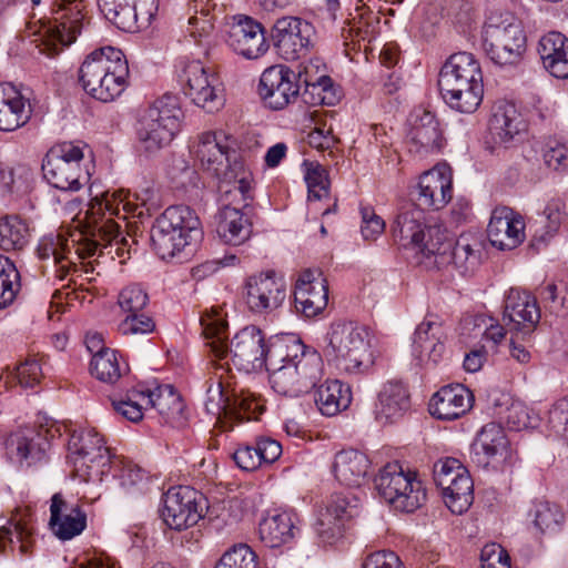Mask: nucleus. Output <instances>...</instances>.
Instances as JSON below:
<instances>
[{
	"label": "nucleus",
	"instance_id": "nucleus-1",
	"mask_svg": "<svg viewBox=\"0 0 568 568\" xmlns=\"http://www.w3.org/2000/svg\"><path fill=\"white\" fill-rule=\"evenodd\" d=\"M392 233L402 246L414 250L425 258L435 256L437 264L453 262L467 270L479 262L480 243L475 236L462 234L454 241L442 226H426L425 214L418 209L398 214Z\"/></svg>",
	"mask_w": 568,
	"mask_h": 568
},
{
	"label": "nucleus",
	"instance_id": "nucleus-2",
	"mask_svg": "<svg viewBox=\"0 0 568 568\" xmlns=\"http://www.w3.org/2000/svg\"><path fill=\"white\" fill-rule=\"evenodd\" d=\"M270 366V385L284 397L307 394L323 377L321 355L295 335L278 337L271 344Z\"/></svg>",
	"mask_w": 568,
	"mask_h": 568
},
{
	"label": "nucleus",
	"instance_id": "nucleus-3",
	"mask_svg": "<svg viewBox=\"0 0 568 568\" xmlns=\"http://www.w3.org/2000/svg\"><path fill=\"white\" fill-rule=\"evenodd\" d=\"M203 334L209 341L207 346L214 357L230 358L232 364L241 372L252 373L261 371L270 362V351L265 344L262 331L254 326H245L237 332L230 343L224 339L227 322L221 310L212 308L201 317Z\"/></svg>",
	"mask_w": 568,
	"mask_h": 568
},
{
	"label": "nucleus",
	"instance_id": "nucleus-4",
	"mask_svg": "<svg viewBox=\"0 0 568 568\" xmlns=\"http://www.w3.org/2000/svg\"><path fill=\"white\" fill-rule=\"evenodd\" d=\"M326 338V356L341 373L362 375L374 366V336L365 325L336 321L331 324Z\"/></svg>",
	"mask_w": 568,
	"mask_h": 568
},
{
	"label": "nucleus",
	"instance_id": "nucleus-5",
	"mask_svg": "<svg viewBox=\"0 0 568 568\" xmlns=\"http://www.w3.org/2000/svg\"><path fill=\"white\" fill-rule=\"evenodd\" d=\"M439 91L455 111L474 113L484 99V78L479 61L468 52L450 55L440 69Z\"/></svg>",
	"mask_w": 568,
	"mask_h": 568
},
{
	"label": "nucleus",
	"instance_id": "nucleus-6",
	"mask_svg": "<svg viewBox=\"0 0 568 568\" xmlns=\"http://www.w3.org/2000/svg\"><path fill=\"white\" fill-rule=\"evenodd\" d=\"M129 64L124 53L106 45L90 52L79 68V83L91 98L112 102L128 87Z\"/></svg>",
	"mask_w": 568,
	"mask_h": 568
},
{
	"label": "nucleus",
	"instance_id": "nucleus-7",
	"mask_svg": "<svg viewBox=\"0 0 568 568\" xmlns=\"http://www.w3.org/2000/svg\"><path fill=\"white\" fill-rule=\"evenodd\" d=\"M202 235L196 213L185 205H172L156 217L151 229V242L162 260L181 255Z\"/></svg>",
	"mask_w": 568,
	"mask_h": 568
},
{
	"label": "nucleus",
	"instance_id": "nucleus-8",
	"mask_svg": "<svg viewBox=\"0 0 568 568\" xmlns=\"http://www.w3.org/2000/svg\"><path fill=\"white\" fill-rule=\"evenodd\" d=\"M181 110L164 100L142 110L135 123V139L139 152L154 156L171 145L181 131Z\"/></svg>",
	"mask_w": 568,
	"mask_h": 568
},
{
	"label": "nucleus",
	"instance_id": "nucleus-9",
	"mask_svg": "<svg viewBox=\"0 0 568 568\" xmlns=\"http://www.w3.org/2000/svg\"><path fill=\"white\" fill-rule=\"evenodd\" d=\"M375 488L385 503L402 513H414L424 505L427 497L418 473L398 462L387 463L379 469Z\"/></svg>",
	"mask_w": 568,
	"mask_h": 568
},
{
	"label": "nucleus",
	"instance_id": "nucleus-10",
	"mask_svg": "<svg viewBox=\"0 0 568 568\" xmlns=\"http://www.w3.org/2000/svg\"><path fill=\"white\" fill-rule=\"evenodd\" d=\"M483 47L495 64H516L527 49V36L521 21L509 12L490 16L484 26Z\"/></svg>",
	"mask_w": 568,
	"mask_h": 568
},
{
	"label": "nucleus",
	"instance_id": "nucleus-11",
	"mask_svg": "<svg viewBox=\"0 0 568 568\" xmlns=\"http://www.w3.org/2000/svg\"><path fill=\"white\" fill-rule=\"evenodd\" d=\"M68 462L83 481H101L112 463L104 437L93 427L74 429L68 443Z\"/></svg>",
	"mask_w": 568,
	"mask_h": 568
},
{
	"label": "nucleus",
	"instance_id": "nucleus-12",
	"mask_svg": "<svg viewBox=\"0 0 568 568\" xmlns=\"http://www.w3.org/2000/svg\"><path fill=\"white\" fill-rule=\"evenodd\" d=\"M83 150L72 142L52 146L42 164L44 179L55 189L77 192L89 182V172L81 168Z\"/></svg>",
	"mask_w": 568,
	"mask_h": 568
},
{
	"label": "nucleus",
	"instance_id": "nucleus-13",
	"mask_svg": "<svg viewBox=\"0 0 568 568\" xmlns=\"http://www.w3.org/2000/svg\"><path fill=\"white\" fill-rule=\"evenodd\" d=\"M433 475L447 508L457 515L467 511L474 500V483L467 468L458 459L445 457L434 464Z\"/></svg>",
	"mask_w": 568,
	"mask_h": 568
},
{
	"label": "nucleus",
	"instance_id": "nucleus-14",
	"mask_svg": "<svg viewBox=\"0 0 568 568\" xmlns=\"http://www.w3.org/2000/svg\"><path fill=\"white\" fill-rule=\"evenodd\" d=\"M154 190L146 185L135 192L126 190L106 191L101 197L95 196L89 204V223L97 225L102 214L125 220L129 214L141 216L143 209L149 212L155 206Z\"/></svg>",
	"mask_w": 568,
	"mask_h": 568
},
{
	"label": "nucleus",
	"instance_id": "nucleus-15",
	"mask_svg": "<svg viewBox=\"0 0 568 568\" xmlns=\"http://www.w3.org/2000/svg\"><path fill=\"white\" fill-rule=\"evenodd\" d=\"M231 140V135L221 129L197 133L189 144L195 166L214 179L221 178L233 165Z\"/></svg>",
	"mask_w": 568,
	"mask_h": 568
},
{
	"label": "nucleus",
	"instance_id": "nucleus-16",
	"mask_svg": "<svg viewBox=\"0 0 568 568\" xmlns=\"http://www.w3.org/2000/svg\"><path fill=\"white\" fill-rule=\"evenodd\" d=\"M205 498L190 486L171 487L162 497L160 516L171 529L184 530L204 517Z\"/></svg>",
	"mask_w": 568,
	"mask_h": 568
},
{
	"label": "nucleus",
	"instance_id": "nucleus-17",
	"mask_svg": "<svg viewBox=\"0 0 568 568\" xmlns=\"http://www.w3.org/2000/svg\"><path fill=\"white\" fill-rule=\"evenodd\" d=\"M183 81L185 94L205 112L215 113L224 106L223 84L213 69L202 61L192 60L184 65Z\"/></svg>",
	"mask_w": 568,
	"mask_h": 568
},
{
	"label": "nucleus",
	"instance_id": "nucleus-18",
	"mask_svg": "<svg viewBox=\"0 0 568 568\" xmlns=\"http://www.w3.org/2000/svg\"><path fill=\"white\" fill-rule=\"evenodd\" d=\"M243 298L251 313L268 315L283 305L285 282L274 271L253 274L244 282Z\"/></svg>",
	"mask_w": 568,
	"mask_h": 568
},
{
	"label": "nucleus",
	"instance_id": "nucleus-19",
	"mask_svg": "<svg viewBox=\"0 0 568 568\" xmlns=\"http://www.w3.org/2000/svg\"><path fill=\"white\" fill-rule=\"evenodd\" d=\"M89 213V209L84 212L83 216H77V225L75 229H79V239H75L74 235H71L70 246H71V257L77 263V260H82L90 257L95 254L98 247L101 245L99 240L105 241L110 245L112 243L119 244L124 241V237L121 236L120 225L111 217H109L105 213L100 216L99 223L97 225H90L89 217L87 216Z\"/></svg>",
	"mask_w": 568,
	"mask_h": 568
},
{
	"label": "nucleus",
	"instance_id": "nucleus-20",
	"mask_svg": "<svg viewBox=\"0 0 568 568\" xmlns=\"http://www.w3.org/2000/svg\"><path fill=\"white\" fill-rule=\"evenodd\" d=\"M98 6L110 22L128 32L146 29L159 9L158 0H98Z\"/></svg>",
	"mask_w": 568,
	"mask_h": 568
},
{
	"label": "nucleus",
	"instance_id": "nucleus-21",
	"mask_svg": "<svg viewBox=\"0 0 568 568\" xmlns=\"http://www.w3.org/2000/svg\"><path fill=\"white\" fill-rule=\"evenodd\" d=\"M225 42L234 53L247 60L263 57L270 48L264 27L253 18L243 14L232 17Z\"/></svg>",
	"mask_w": 568,
	"mask_h": 568
},
{
	"label": "nucleus",
	"instance_id": "nucleus-22",
	"mask_svg": "<svg viewBox=\"0 0 568 568\" xmlns=\"http://www.w3.org/2000/svg\"><path fill=\"white\" fill-rule=\"evenodd\" d=\"M453 197V171L447 163H438L419 175L416 185V200L418 210L427 209L438 211L444 209ZM417 206H410L399 214Z\"/></svg>",
	"mask_w": 568,
	"mask_h": 568
},
{
	"label": "nucleus",
	"instance_id": "nucleus-23",
	"mask_svg": "<svg viewBox=\"0 0 568 568\" xmlns=\"http://www.w3.org/2000/svg\"><path fill=\"white\" fill-rule=\"evenodd\" d=\"M33 515L29 507H17L0 516V551L29 555L34 546Z\"/></svg>",
	"mask_w": 568,
	"mask_h": 568
},
{
	"label": "nucleus",
	"instance_id": "nucleus-24",
	"mask_svg": "<svg viewBox=\"0 0 568 568\" xmlns=\"http://www.w3.org/2000/svg\"><path fill=\"white\" fill-rule=\"evenodd\" d=\"M473 452L477 462L484 466H513L517 460L504 428L497 423H488L480 428Z\"/></svg>",
	"mask_w": 568,
	"mask_h": 568
},
{
	"label": "nucleus",
	"instance_id": "nucleus-25",
	"mask_svg": "<svg viewBox=\"0 0 568 568\" xmlns=\"http://www.w3.org/2000/svg\"><path fill=\"white\" fill-rule=\"evenodd\" d=\"M258 92L268 108L282 110L297 99V75L284 64L272 65L263 71Z\"/></svg>",
	"mask_w": 568,
	"mask_h": 568
},
{
	"label": "nucleus",
	"instance_id": "nucleus-26",
	"mask_svg": "<svg viewBox=\"0 0 568 568\" xmlns=\"http://www.w3.org/2000/svg\"><path fill=\"white\" fill-rule=\"evenodd\" d=\"M82 0H60L53 22L43 29L44 42L52 51L57 45L67 47L75 41L84 19Z\"/></svg>",
	"mask_w": 568,
	"mask_h": 568
},
{
	"label": "nucleus",
	"instance_id": "nucleus-27",
	"mask_svg": "<svg viewBox=\"0 0 568 568\" xmlns=\"http://www.w3.org/2000/svg\"><path fill=\"white\" fill-rule=\"evenodd\" d=\"M445 338L442 320L434 314L426 315L414 333L413 358L420 366L437 365L445 354Z\"/></svg>",
	"mask_w": 568,
	"mask_h": 568
},
{
	"label": "nucleus",
	"instance_id": "nucleus-28",
	"mask_svg": "<svg viewBox=\"0 0 568 568\" xmlns=\"http://www.w3.org/2000/svg\"><path fill=\"white\" fill-rule=\"evenodd\" d=\"M328 304V284L318 270H304L294 285V305L307 318L320 315Z\"/></svg>",
	"mask_w": 568,
	"mask_h": 568
},
{
	"label": "nucleus",
	"instance_id": "nucleus-29",
	"mask_svg": "<svg viewBox=\"0 0 568 568\" xmlns=\"http://www.w3.org/2000/svg\"><path fill=\"white\" fill-rule=\"evenodd\" d=\"M313 33L312 26L297 17L280 18L272 31L274 45L278 54L287 61H293L303 55Z\"/></svg>",
	"mask_w": 568,
	"mask_h": 568
},
{
	"label": "nucleus",
	"instance_id": "nucleus-30",
	"mask_svg": "<svg viewBox=\"0 0 568 568\" xmlns=\"http://www.w3.org/2000/svg\"><path fill=\"white\" fill-rule=\"evenodd\" d=\"M524 216L507 206L496 207L490 216L487 235L490 244L500 251H511L526 239Z\"/></svg>",
	"mask_w": 568,
	"mask_h": 568
},
{
	"label": "nucleus",
	"instance_id": "nucleus-31",
	"mask_svg": "<svg viewBox=\"0 0 568 568\" xmlns=\"http://www.w3.org/2000/svg\"><path fill=\"white\" fill-rule=\"evenodd\" d=\"M49 528L58 539L71 540L85 530L87 514L78 503L57 493L51 497Z\"/></svg>",
	"mask_w": 568,
	"mask_h": 568
},
{
	"label": "nucleus",
	"instance_id": "nucleus-32",
	"mask_svg": "<svg viewBox=\"0 0 568 568\" xmlns=\"http://www.w3.org/2000/svg\"><path fill=\"white\" fill-rule=\"evenodd\" d=\"M504 318L508 321L510 333L528 337L540 321L536 298L527 292L511 288L506 297Z\"/></svg>",
	"mask_w": 568,
	"mask_h": 568
},
{
	"label": "nucleus",
	"instance_id": "nucleus-33",
	"mask_svg": "<svg viewBox=\"0 0 568 568\" xmlns=\"http://www.w3.org/2000/svg\"><path fill=\"white\" fill-rule=\"evenodd\" d=\"M474 405V395L463 384L440 387L429 399V414L439 420H456L466 415Z\"/></svg>",
	"mask_w": 568,
	"mask_h": 568
},
{
	"label": "nucleus",
	"instance_id": "nucleus-34",
	"mask_svg": "<svg viewBox=\"0 0 568 568\" xmlns=\"http://www.w3.org/2000/svg\"><path fill=\"white\" fill-rule=\"evenodd\" d=\"M33 109L29 98L10 82H0V131L14 132L32 118Z\"/></svg>",
	"mask_w": 568,
	"mask_h": 568
},
{
	"label": "nucleus",
	"instance_id": "nucleus-35",
	"mask_svg": "<svg viewBox=\"0 0 568 568\" xmlns=\"http://www.w3.org/2000/svg\"><path fill=\"white\" fill-rule=\"evenodd\" d=\"M215 233L222 243L241 246L252 237L253 224L239 207L224 205L215 216Z\"/></svg>",
	"mask_w": 568,
	"mask_h": 568
},
{
	"label": "nucleus",
	"instance_id": "nucleus-36",
	"mask_svg": "<svg viewBox=\"0 0 568 568\" xmlns=\"http://www.w3.org/2000/svg\"><path fill=\"white\" fill-rule=\"evenodd\" d=\"M49 448L43 432L34 428H22L10 435L7 442L9 456L20 464L32 465L41 462Z\"/></svg>",
	"mask_w": 568,
	"mask_h": 568
},
{
	"label": "nucleus",
	"instance_id": "nucleus-37",
	"mask_svg": "<svg viewBox=\"0 0 568 568\" xmlns=\"http://www.w3.org/2000/svg\"><path fill=\"white\" fill-rule=\"evenodd\" d=\"M369 469L371 460L364 453L356 449L336 453L331 466L334 478L346 487H361L364 485Z\"/></svg>",
	"mask_w": 568,
	"mask_h": 568
},
{
	"label": "nucleus",
	"instance_id": "nucleus-38",
	"mask_svg": "<svg viewBox=\"0 0 568 568\" xmlns=\"http://www.w3.org/2000/svg\"><path fill=\"white\" fill-rule=\"evenodd\" d=\"M544 69L554 78L568 79V38L558 31L544 34L537 45Z\"/></svg>",
	"mask_w": 568,
	"mask_h": 568
},
{
	"label": "nucleus",
	"instance_id": "nucleus-39",
	"mask_svg": "<svg viewBox=\"0 0 568 568\" xmlns=\"http://www.w3.org/2000/svg\"><path fill=\"white\" fill-rule=\"evenodd\" d=\"M216 180L220 181V190L229 201L227 205L246 207L250 204L253 197V176L244 162L234 159L229 171Z\"/></svg>",
	"mask_w": 568,
	"mask_h": 568
},
{
	"label": "nucleus",
	"instance_id": "nucleus-40",
	"mask_svg": "<svg viewBox=\"0 0 568 568\" xmlns=\"http://www.w3.org/2000/svg\"><path fill=\"white\" fill-rule=\"evenodd\" d=\"M280 442L270 437H258L253 445H240L233 453L239 468L253 471L263 465L275 463L282 455Z\"/></svg>",
	"mask_w": 568,
	"mask_h": 568
},
{
	"label": "nucleus",
	"instance_id": "nucleus-41",
	"mask_svg": "<svg viewBox=\"0 0 568 568\" xmlns=\"http://www.w3.org/2000/svg\"><path fill=\"white\" fill-rule=\"evenodd\" d=\"M409 406L407 388L402 383L387 382L378 392L374 415L382 424L394 423L404 416Z\"/></svg>",
	"mask_w": 568,
	"mask_h": 568
},
{
	"label": "nucleus",
	"instance_id": "nucleus-42",
	"mask_svg": "<svg viewBox=\"0 0 568 568\" xmlns=\"http://www.w3.org/2000/svg\"><path fill=\"white\" fill-rule=\"evenodd\" d=\"M410 151L416 153L438 152L444 144V139L436 116L428 111L416 115L408 132Z\"/></svg>",
	"mask_w": 568,
	"mask_h": 568
},
{
	"label": "nucleus",
	"instance_id": "nucleus-43",
	"mask_svg": "<svg viewBox=\"0 0 568 568\" xmlns=\"http://www.w3.org/2000/svg\"><path fill=\"white\" fill-rule=\"evenodd\" d=\"M304 83L316 104L335 105L342 98L339 87L325 73V65L317 59L304 67Z\"/></svg>",
	"mask_w": 568,
	"mask_h": 568
},
{
	"label": "nucleus",
	"instance_id": "nucleus-44",
	"mask_svg": "<svg viewBox=\"0 0 568 568\" xmlns=\"http://www.w3.org/2000/svg\"><path fill=\"white\" fill-rule=\"evenodd\" d=\"M491 130L501 143H509L527 129L526 122L515 103L498 101L493 108Z\"/></svg>",
	"mask_w": 568,
	"mask_h": 568
},
{
	"label": "nucleus",
	"instance_id": "nucleus-45",
	"mask_svg": "<svg viewBox=\"0 0 568 568\" xmlns=\"http://www.w3.org/2000/svg\"><path fill=\"white\" fill-rule=\"evenodd\" d=\"M314 400L322 415L335 416L349 407L352 389L338 379H328L317 387Z\"/></svg>",
	"mask_w": 568,
	"mask_h": 568
},
{
	"label": "nucleus",
	"instance_id": "nucleus-46",
	"mask_svg": "<svg viewBox=\"0 0 568 568\" xmlns=\"http://www.w3.org/2000/svg\"><path fill=\"white\" fill-rule=\"evenodd\" d=\"M294 517L288 511L266 516L260 523V538L271 548L288 544L295 537Z\"/></svg>",
	"mask_w": 568,
	"mask_h": 568
},
{
	"label": "nucleus",
	"instance_id": "nucleus-47",
	"mask_svg": "<svg viewBox=\"0 0 568 568\" xmlns=\"http://www.w3.org/2000/svg\"><path fill=\"white\" fill-rule=\"evenodd\" d=\"M356 514V505L352 504L346 496L332 495L325 510L321 513L318 532L323 537L325 535L333 537L335 534H339L344 524Z\"/></svg>",
	"mask_w": 568,
	"mask_h": 568
},
{
	"label": "nucleus",
	"instance_id": "nucleus-48",
	"mask_svg": "<svg viewBox=\"0 0 568 568\" xmlns=\"http://www.w3.org/2000/svg\"><path fill=\"white\" fill-rule=\"evenodd\" d=\"M113 409L123 418L138 423L144 416V410L150 408L152 400L148 396V388L143 385L133 386L111 397Z\"/></svg>",
	"mask_w": 568,
	"mask_h": 568
},
{
	"label": "nucleus",
	"instance_id": "nucleus-49",
	"mask_svg": "<svg viewBox=\"0 0 568 568\" xmlns=\"http://www.w3.org/2000/svg\"><path fill=\"white\" fill-rule=\"evenodd\" d=\"M90 369L91 374L99 381L114 384L128 371V365L120 357L118 351L101 347L93 354Z\"/></svg>",
	"mask_w": 568,
	"mask_h": 568
},
{
	"label": "nucleus",
	"instance_id": "nucleus-50",
	"mask_svg": "<svg viewBox=\"0 0 568 568\" xmlns=\"http://www.w3.org/2000/svg\"><path fill=\"white\" fill-rule=\"evenodd\" d=\"M497 405L499 406L497 415L505 420L510 429L519 432L536 425L537 417L530 413L524 402L503 394L500 403Z\"/></svg>",
	"mask_w": 568,
	"mask_h": 568
},
{
	"label": "nucleus",
	"instance_id": "nucleus-51",
	"mask_svg": "<svg viewBox=\"0 0 568 568\" xmlns=\"http://www.w3.org/2000/svg\"><path fill=\"white\" fill-rule=\"evenodd\" d=\"M38 255L41 260L52 257L61 272H68L74 264L70 241L61 234L42 237L38 245Z\"/></svg>",
	"mask_w": 568,
	"mask_h": 568
},
{
	"label": "nucleus",
	"instance_id": "nucleus-52",
	"mask_svg": "<svg viewBox=\"0 0 568 568\" xmlns=\"http://www.w3.org/2000/svg\"><path fill=\"white\" fill-rule=\"evenodd\" d=\"M530 517L542 532H557L565 523L562 509L548 500H536L530 509Z\"/></svg>",
	"mask_w": 568,
	"mask_h": 568
},
{
	"label": "nucleus",
	"instance_id": "nucleus-53",
	"mask_svg": "<svg viewBox=\"0 0 568 568\" xmlns=\"http://www.w3.org/2000/svg\"><path fill=\"white\" fill-rule=\"evenodd\" d=\"M29 229L24 221L16 215L0 217V248L21 250L28 243Z\"/></svg>",
	"mask_w": 568,
	"mask_h": 568
},
{
	"label": "nucleus",
	"instance_id": "nucleus-54",
	"mask_svg": "<svg viewBox=\"0 0 568 568\" xmlns=\"http://www.w3.org/2000/svg\"><path fill=\"white\" fill-rule=\"evenodd\" d=\"M148 396L152 400L150 407L155 408L168 422L180 416L183 410L182 399L171 385L158 386L153 390L148 388Z\"/></svg>",
	"mask_w": 568,
	"mask_h": 568
},
{
	"label": "nucleus",
	"instance_id": "nucleus-55",
	"mask_svg": "<svg viewBox=\"0 0 568 568\" xmlns=\"http://www.w3.org/2000/svg\"><path fill=\"white\" fill-rule=\"evenodd\" d=\"M231 399L224 388L222 375L210 378L209 386L206 388V412L214 416L217 422L224 424V419H227Z\"/></svg>",
	"mask_w": 568,
	"mask_h": 568
},
{
	"label": "nucleus",
	"instance_id": "nucleus-56",
	"mask_svg": "<svg viewBox=\"0 0 568 568\" xmlns=\"http://www.w3.org/2000/svg\"><path fill=\"white\" fill-rule=\"evenodd\" d=\"M308 199L320 201L328 196L329 181L326 170L318 162L305 160L302 163Z\"/></svg>",
	"mask_w": 568,
	"mask_h": 568
},
{
	"label": "nucleus",
	"instance_id": "nucleus-57",
	"mask_svg": "<svg viewBox=\"0 0 568 568\" xmlns=\"http://www.w3.org/2000/svg\"><path fill=\"white\" fill-rule=\"evenodd\" d=\"M263 405L260 398L248 392L234 394L231 400L227 419H256L262 414Z\"/></svg>",
	"mask_w": 568,
	"mask_h": 568
},
{
	"label": "nucleus",
	"instance_id": "nucleus-58",
	"mask_svg": "<svg viewBox=\"0 0 568 568\" xmlns=\"http://www.w3.org/2000/svg\"><path fill=\"white\" fill-rule=\"evenodd\" d=\"M19 286V272L14 264L0 255V310L13 302Z\"/></svg>",
	"mask_w": 568,
	"mask_h": 568
},
{
	"label": "nucleus",
	"instance_id": "nucleus-59",
	"mask_svg": "<svg viewBox=\"0 0 568 568\" xmlns=\"http://www.w3.org/2000/svg\"><path fill=\"white\" fill-rule=\"evenodd\" d=\"M214 568H257V557L250 546L239 544L225 551Z\"/></svg>",
	"mask_w": 568,
	"mask_h": 568
},
{
	"label": "nucleus",
	"instance_id": "nucleus-60",
	"mask_svg": "<svg viewBox=\"0 0 568 568\" xmlns=\"http://www.w3.org/2000/svg\"><path fill=\"white\" fill-rule=\"evenodd\" d=\"M113 464H120V462L114 460ZM121 465L120 471L116 475L120 486L126 493L144 491L149 484L146 473L131 462L121 463Z\"/></svg>",
	"mask_w": 568,
	"mask_h": 568
},
{
	"label": "nucleus",
	"instance_id": "nucleus-61",
	"mask_svg": "<svg viewBox=\"0 0 568 568\" xmlns=\"http://www.w3.org/2000/svg\"><path fill=\"white\" fill-rule=\"evenodd\" d=\"M148 303V293L138 284L126 285L118 294V305L126 315L142 312Z\"/></svg>",
	"mask_w": 568,
	"mask_h": 568
},
{
	"label": "nucleus",
	"instance_id": "nucleus-62",
	"mask_svg": "<svg viewBox=\"0 0 568 568\" xmlns=\"http://www.w3.org/2000/svg\"><path fill=\"white\" fill-rule=\"evenodd\" d=\"M155 329V323L152 317L139 312L126 315L118 325V331L122 335H144Z\"/></svg>",
	"mask_w": 568,
	"mask_h": 568
},
{
	"label": "nucleus",
	"instance_id": "nucleus-63",
	"mask_svg": "<svg viewBox=\"0 0 568 568\" xmlns=\"http://www.w3.org/2000/svg\"><path fill=\"white\" fill-rule=\"evenodd\" d=\"M43 377L42 367L38 358L28 357L14 368V378L21 387L32 388Z\"/></svg>",
	"mask_w": 568,
	"mask_h": 568
},
{
	"label": "nucleus",
	"instance_id": "nucleus-64",
	"mask_svg": "<svg viewBox=\"0 0 568 568\" xmlns=\"http://www.w3.org/2000/svg\"><path fill=\"white\" fill-rule=\"evenodd\" d=\"M481 568H510L508 552L498 544L491 542L483 547L480 552Z\"/></svg>",
	"mask_w": 568,
	"mask_h": 568
}]
</instances>
